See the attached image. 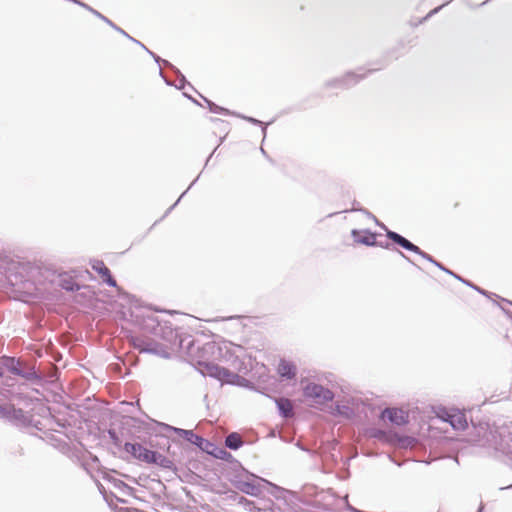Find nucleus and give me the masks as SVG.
<instances>
[{
	"label": "nucleus",
	"mask_w": 512,
	"mask_h": 512,
	"mask_svg": "<svg viewBox=\"0 0 512 512\" xmlns=\"http://www.w3.org/2000/svg\"><path fill=\"white\" fill-rule=\"evenodd\" d=\"M124 450L141 462L147 464H157L163 468H171L172 466V461L167 457L155 451L149 450L139 443H125Z\"/></svg>",
	"instance_id": "obj_1"
},
{
	"label": "nucleus",
	"mask_w": 512,
	"mask_h": 512,
	"mask_svg": "<svg viewBox=\"0 0 512 512\" xmlns=\"http://www.w3.org/2000/svg\"><path fill=\"white\" fill-rule=\"evenodd\" d=\"M303 393L306 398L313 399L317 404H324L332 401L334 397L333 393L329 389L315 383L307 384L303 389Z\"/></svg>",
	"instance_id": "obj_2"
},
{
	"label": "nucleus",
	"mask_w": 512,
	"mask_h": 512,
	"mask_svg": "<svg viewBox=\"0 0 512 512\" xmlns=\"http://www.w3.org/2000/svg\"><path fill=\"white\" fill-rule=\"evenodd\" d=\"M200 365L202 366L201 370L203 373L215 377L221 381H229L230 378L233 376L228 369L220 367L214 363L204 362L200 363Z\"/></svg>",
	"instance_id": "obj_3"
},
{
	"label": "nucleus",
	"mask_w": 512,
	"mask_h": 512,
	"mask_svg": "<svg viewBox=\"0 0 512 512\" xmlns=\"http://www.w3.org/2000/svg\"><path fill=\"white\" fill-rule=\"evenodd\" d=\"M5 412V409L3 408V406L0 405V414H3Z\"/></svg>",
	"instance_id": "obj_12"
},
{
	"label": "nucleus",
	"mask_w": 512,
	"mask_h": 512,
	"mask_svg": "<svg viewBox=\"0 0 512 512\" xmlns=\"http://www.w3.org/2000/svg\"><path fill=\"white\" fill-rule=\"evenodd\" d=\"M382 418L388 419L392 424L404 425L408 422V414L402 409L387 408L382 412Z\"/></svg>",
	"instance_id": "obj_4"
},
{
	"label": "nucleus",
	"mask_w": 512,
	"mask_h": 512,
	"mask_svg": "<svg viewBox=\"0 0 512 512\" xmlns=\"http://www.w3.org/2000/svg\"><path fill=\"white\" fill-rule=\"evenodd\" d=\"M387 237L390 240H392L394 243L398 244L399 246H401L402 248H404L408 251H412L417 254L422 253V251L420 250V248L418 246L414 245L413 243H411L406 238L402 237L401 235H399L396 232L388 231Z\"/></svg>",
	"instance_id": "obj_5"
},
{
	"label": "nucleus",
	"mask_w": 512,
	"mask_h": 512,
	"mask_svg": "<svg viewBox=\"0 0 512 512\" xmlns=\"http://www.w3.org/2000/svg\"><path fill=\"white\" fill-rule=\"evenodd\" d=\"M225 444L230 449L236 450V449H238L239 447L242 446L243 441H242V438H241V436L239 434L231 433V434H229L226 437Z\"/></svg>",
	"instance_id": "obj_10"
},
{
	"label": "nucleus",
	"mask_w": 512,
	"mask_h": 512,
	"mask_svg": "<svg viewBox=\"0 0 512 512\" xmlns=\"http://www.w3.org/2000/svg\"><path fill=\"white\" fill-rule=\"evenodd\" d=\"M93 270L96 271L99 276L103 279L104 282H106L109 286L115 287L116 281L111 276V272L109 268L102 262L97 261L92 266Z\"/></svg>",
	"instance_id": "obj_6"
},
{
	"label": "nucleus",
	"mask_w": 512,
	"mask_h": 512,
	"mask_svg": "<svg viewBox=\"0 0 512 512\" xmlns=\"http://www.w3.org/2000/svg\"><path fill=\"white\" fill-rule=\"evenodd\" d=\"M277 373L282 378L293 379L296 376V366L292 362L281 359L277 366Z\"/></svg>",
	"instance_id": "obj_7"
},
{
	"label": "nucleus",
	"mask_w": 512,
	"mask_h": 512,
	"mask_svg": "<svg viewBox=\"0 0 512 512\" xmlns=\"http://www.w3.org/2000/svg\"><path fill=\"white\" fill-rule=\"evenodd\" d=\"M450 423L454 428H464L466 426V420L463 416H450Z\"/></svg>",
	"instance_id": "obj_11"
},
{
	"label": "nucleus",
	"mask_w": 512,
	"mask_h": 512,
	"mask_svg": "<svg viewBox=\"0 0 512 512\" xmlns=\"http://www.w3.org/2000/svg\"><path fill=\"white\" fill-rule=\"evenodd\" d=\"M352 234L355 237V239L360 243L366 245H374L376 242V235L374 233L353 230Z\"/></svg>",
	"instance_id": "obj_8"
},
{
	"label": "nucleus",
	"mask_w": 512,
	"mask_h": 512,
	"mask_svg": "<svg viewBox=\"0 0 512 512\" xmlns=\"http://www.w3.org/2000/svg\"><path fill=\"white\" fill-rule=\"evenodd\" d=\"M276 404L284 417H291L293 415V404L289 399L278 398L276 399Z\"/></svg>",
	"instance_id": "obj_9"
}]
</instances>
